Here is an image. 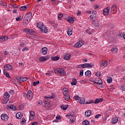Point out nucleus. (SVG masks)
<instances>
[{"instance_id":"39","label":"nucleus","mask_w":125,"mask_h":125,"mask_svg":"<svg viewBox=\"0 0 125 125\" xmlns=\"http://www.w3.org/2000/svg\"><path fill=\"white\" fill-rule=\"evenodd\" d=\"M21 10L25 11L26 9H27V6H22L20 8Z\"/></svg>"},{"instance_id":"62","label":"nucleus","mask_w":125,"mask_h":125,"mask_svg":"<svg viewBox=\"0 0 125 125\" xmlns=\"http://www.w3.org/2000/svg\"><path fill=\"white\" fill-rule=\"evenodd\" d=\"M11 107H12V105H8L7 106V109H9L11 110Z\"/></svg>"},{"instance_id":"49","label":"nucleus","mask_w":125,"mask_h":125,"mask_svg":"<svg viewBox=\"0 0 125 125\" xmlns=\"http://www.w3.org/2000/svg\"><path fill=\"white\" fill-rule=\"evenodd\" d=\"M92 103H93V100H90L89 102H86L85 103V104H92Z\"/></svg>"},{"instance_id":"30","label":"nucleus","mask_w":125,"mask_h":125,"mask_svg":"<svg viewBox=\"0 0 125 125\" xmlns=\"http://www.w3.org/2000/svg\"><path fill=\"white\" fill-rule=\"evenodd\" d=\"M111 51L113 54L117 53L118 52V48H113L111 49Z\"/></svg>"},{"instance_id":"45","label":"nucleus","mask_w":125,"mask_h":125,"mask_svg":"<svg viewBox=\"0 0 125 125\" xmlns=\"http://www.w3.org/2000/svg\"><path fill=\"white\" fill-rule=\"evenodd\" d=\"M11 110H13V111H15L16 110V107L14 105H12Z\"/></svg>"},{"instance_id":"12","label":"nucleus","mask_w":125,"mask_h":125,"mask_svg":"<svg viewBox=\"0 0 125 125\" xmlns=\"http://www.w3.org/2000/svg\"><path fill=\"white\" fill-rule=\"evenodd\" d=\"M4 98L7 100V101H9V97H10V95H9V93L7 92H5L3 96Z\"/></svg>"},{"instance_id":"41","label":"nucleus","mask_w":125,"mask_h":125,"mask_svg":"<svg viewBox=\"0 0 125 125\" xmlns=\"http://www.w3.org/2000/svg\"><path fill=\"white\" fill-rule=\"evenodd\" d=\"M37 84H40V81H37V82L35 81L33 82V85L34 86H36V85H37Z\"/></svg>"},{"instance_id":"44","label":"nucleus","mask_w":125,"mask_h":125,"mask_svg":"<svg viewBox=\"0 0 125 125\" xmlns=\"http://www.w3.org/2000/svg\"><path fill=\"white\" fill-rule=\"evenodd\" d=\"M101 75V72H100L99 71H98L95 74V76H96L97 77H100Z\"/></svg>"},{"instance_id":"40","label":"nucleus","mask_w":125,"mask_h":125,"mask_svg":"<svg viewBox=\"0 0 125 125\" xmlns=\"http://www.w3.org/2000/svg\"><path fill=\"white\" fill-rule=\"evenodd\" d=\"M21 124H22V125H24V124H26V119H25L24 118H22V120L21 122Z\"/></svg>"},{"instance_id":"61","label":"nucleus","mask_w":125,"mask_h":125,"mask_svg":"<svg viewBox=\"0 0 125 125\" xmlns=\"http://www.w3.org/2000/svg\"><path fill=\"white\" fill-rule=\"evenodd\" d=\"M82 67H83V64H80V65H78L76 66V68H82Z\"/></svg>"},{"instance_id":"14","label":"nucleus","mask_w":125,"mask_h":125,"mask_svg":"<svg viewBox=\"0 0 125 125\" xmlns=\"http://www.w3.org/2000/svg\"><path fill=\"white\" fill-rule=\"evenodd\" d=\"M91 115V110H87L85 112V116L86 118H89Z\"/></svg>"},{"instance_id":"63","label":"nucleus","mask_w":125,"mask_h":125,"mask_svg":"<svg viewBox=\"0 0 125 125\" xmlns=\"http://www.w3.org/2000/svg\"><path fill=\"white\" fill-rule=\"evenodd\" d=\"M70 123H74V122H75V120H74L73 118H71L70 119Z\"/></svg>"},{"instance_id":"21","label":"nucleus","mask_w":125,"mask_h":125,"mask_svg":"<svg viewBox=\"0 0 125 125\" xmlns=\"http://www.w3.org/2000/svg\"><path fill=\"white\" fill-rule=\"evenodd\" d=\"M103 101V99L100 98V99H96L95 100V104H97L98 103H99V102H102Z\"/></svg>"},{"instance_id":"16","label":"nucleus","mask_w":125,"mask_h":125,"mask_svg":"<svg viewBox=\"0 0 125 125\" xmlns=\"http://www.w3.org/2000/svg\"><path fill=\"white\" fill-rule=\"evenodd\" d=\"M95 83H97L98 84H102L103 83V82L100 79H98V80L96 79L94 81Z\"/></svg>"},{"instance_id":"11","label":"nucleus","mask_w":125,"mask_h":125,"mask_svg":"<svg viewBox=\"0 0 125 125\" xmlns=\"http://www.w3.org/2000/svg\"><path fill=\"white\" fill-rule=\"evenodd\" d=\"M23 117V113L21 112H18L16 115V117L18 120H20Z\"/></svg>"},{"instance_id":"64","label":"nucleus","mask_w":125,"mask_h":125,"mask_svg":"<svg viewBox=\"0 0 125 125\" xmlns=\"http://www.w3.org/2000/svg\"><path fill=\"white\" fill-rule=\"evenodd\" d=\"M38 124V122H33V123H32V125H37Z\"/></svg>"},{"instance_id":"36","label":"nucleus","mask_w":125,"mask_h":125,"mask_svg":"<svg viewBox=\"0 0 125 125\" xmlns=\"http://www.w3.org/2000/svg\"><path fill=\"white\" fill-rule=\"evenodd\" d=\"M112 81H113V78H112V77H110L109 78H108L107 80V82L108 83H112Z\"/></svg>"},{"instance_id":"4","label":"nucleus","mask_w":125,"mask_h":125,"mask_svg":"<svg viewBox=\"0 0 125 125\" xmlns=\"http://www.w3.org/2000/svg\"><path fill=\"white\" fill-rule=\"evenodd\" d=\"M17 80L19 81L20 83H24L28 80V78L27 77H17Z\"/></svg>"},{"instance_id":"2","label":"nucleus","mask_w":125,"mask_h":125,"mask_svg":"<svg viewBox=\"0 0 125 125\" xmlns=\"http://www.w3.org/2000/svg\"><path fill=\"white\" fill-rule=\"evenodd\" d=\"M55 74L59 75V76H64L66 75V72L64 70L63 68H58L54 70Z\"/></svg>"},{"instance_id":"42","label":"nucleus","mask_w":125,"mask_h":125,"mask_svg":"<svg viewBox=\"0 0 125 125\" xmlns=\"http://www.w3.org/2000/svg\"><path fill=\"white\" fill-rule=\"evenodd\" d=\"M74 99H75V100H80V99L81 98H80V97L79 96V95H76L75 96H74Z\"/></svg>"},{"instance_id":"31","label":"nucleus","mask_w":125,"mask_h":125,"mask_svg":"<svg viewBox=\"0 0 125 125\" xmlns=\"http://www.w3.org/2000/svg\"><path fill=\"white\" fill-rule=\"evenodd\" d=\"M60 58L59 57H52L51 58V60H52V61H58V60H59Z\"/></svg>"},{"instance_id":"53","label":"nucleus","mask_w":125,"mask_h":125,"mask_svg":"<svg viewBox=\"0 0 125 125\" xmlns=\"http://www.w3.org/2000/svg\"><path fill=\"white\" fill-rule=\"evenodd\" d=\"M23 96L24 97H25V98H26L28 99V93L26 94V93H23Z\"/></svg>"},{"instance_id":"5","label":"nucleus","mask_w":125,"mask_h":125,"mask_svg":"<svg viewBox=\"0 0 125 125\" xmlns=\"http://www.w3.org/2000/svg\"><path fill=\"white\" fill-rule=\"evenodd\" d=\"M1 119L2 121H4V122H7L8 121V115L6 114H3L1 115Z\"/></svg>"},{"instance_id":"32","label":"nucleus","mask_w":125,"mask_h":125,"mask_svg":"<svg viewBox=\"0 0 125 125\" xmlns=\"http://www.w3.org/2000/svg\"><path fill=\"white\" fill-rule=\"evenodd\" d=\"M39 61H40V62H43L44 61H46L45 57H41V58H40Z\"/></svg>"},{"instance_id":"19","label":"nucleus","mask_w":125,"mask_h":125,"mask_svg":"<svg viewBox=\"0 0 125 125\" xmlns=\"http://www.w3.org/2000/svg\"><path fill=\"white\" fill-rule=\"evenodd\" d=\"M3 74L4 75H5V77H6V78H8L9 79H11V77L9 75V74L7 71H6V70H3Z\"/></svg>"},{"instance_id":"48","label":"nucleus","mask_w":125,"mask_h":125,"mask_svg":"<svg viewBox=\"0 0 125 125\" xmlns=\"http://www.w3.org/2000/svg\"><path fill=\"white\" fill-rule=\"evenodd\" d=\"M62 17H63V15L62 14H60L58 15V18L60 19V20H61V18H62Z\"/></svg>"},{"instance_id":"34","label":"nucleus","mask_w":125,"mask_h":125,"mask_svg":"<svg viewBox=\"0 0 125 125\" xmlns=\"http://www.w3.org/2000/svg\"><path fill=\"white\" fill-rule=\"evenodd\" d=\"M63 94L64 97L67 96L69 95V91H68L67 90H64L63 92Z\"/></svg>"},{"instance_id":"37","label":"nucleus","mask_w":125,"mask_h":125,"mask_svg":"<svg viewBox=\"0 0 125 125\" xmlns=\"http://www.w3.org/2000/svg\"><path fill=\"white\" fill-rule=\"evenodd\" d=\"M70 95H68L67 96H64V99L66 101H68V100H70Z\"/></svg>"},{"instance_id":"28","label":"nucleus","mask_w":125,"mask_h":125,"mask_svg":"<svg viewBox=\"0 0 125 125\" xmlns=\"http://www.w3.org/2000/svg\"><path fill=\"white\" fill-rule=\"evenodd\" d=\"M64 58L65 60H70L71 58V55L70 54H66L64 57Z\"/></svg>"},{"instance_id":"56","label":"nucleus","mask_w":125,"mask_h":125,"mask_svg":"<svg viewBox=\"0 0 125 125\" xmlns=\"http://www.w3.org/2000/svg\"><path fill=\"white\" fill-rule=\"evenodd\" d=\"M28 30H29V28L23 29V32H24L25 33H28Z\"/></svg>"},{"instance_id":"25","label":"nucleus","mask_w":125,"mask_h":125,"mask_svg":"<svg viewBox=\"0 0 125 125\" xmlns=\"http://www.w3.org/2000/svg\"><path fill=\"white\" fill-rule=\"evenodd\" d=\"M67 20L68 21V22H69V23H74L75 21L73 17H68Z\"/></svg>"},{"instance_id":"35","label":"nucleus","mask_w":125,"mask_h":125,"mask_svg":"<svg viewBox=\"0 0 125 125\" xmlns=\"http://www.w3.org/2000/svg\"><path fill=\"white\" fill-rule=\"evenodd\" d=\"M83 125H89V122L87 120H85L83 122Z\"/></svg>"},{"instance_id":"29","label":"nucleus","mask_w":125,"mask_h":125,"mask_svg":"<svg viewBox=\"0 0 125 125\" xmlns=\"http://www.w3.org/2000/svg\"><path fill=\"white\" fill-rule=\"evenodd\" d=\"M108 65V62L107 61H104L103 62L102 64H101V66H104V67H107V65Z\"/></svg>"},{"instance_id":"6","label":"nucleus","mask_w":125,"mask_h":125,"mask_svg":"<svg viewBox=\"0 0 125 125\" xmlns=\"http://www.w3.org/2000/svg\"><path fill=\"white\" fill-rule=\"evenodd\" d=\"M33 92L32 91L29 90L27 92V99L31 101L33 99Z\"/></svg>"},{"instance_id":"1","label":"nucleus","mask_w":125,"mask_h":125,"mask_svg":"<svg viewBox=\"0 0 125 125\" xmlns=\"http://www.w3.org/2000/svg\"><path fill=\"white\" fill-rule=\"evenodd\" d=\"M37 27L40 29L41 32H43L45 34L47 33V29L45 27V26L42 22H39L37 23Z\"/></svg>"},{"instance_id":"18","label":"nucleus","mask_w":125,"mask_h":125,"mask_svg":"<svg viewBox=\"0 0 125 125\" xmlns=\"http://www.w3.org/2000/svg\"><path fill=\"white\" fill-rule=\"evenodd\" d=\"M47 50V48H46L45 47H44L42 49V53L43 55H45L46 54H47V52L46 51Z\"/></svg>"},{"instance_id":"20","label":"nucleus","mask_w":125,"mask_h":125,"mask_svg":"<svg viewBox=\"0 0 125 125\" xmlns=\"http://www.w3.org/2000/svg\"><path fill=\"white\" fill-rule=\"evenodd\" d=\"M85 75L86 77H88L89 78L91 76V72L89 70H87L85 72Z\"/></svg>"},{"instance_id":"15","label":"nucleus","mask_w":125,"mask_h":125,"mask_svg":"<svg viewBox=\"0 0 125 125\" xmlns=\"http://www.w3.org/2000/svg\"><path fill=\"white\" fill-rule=\"evenodd\" d=\"M24 18H28V19H31L32 18V12L27 13L24 17Z\"/></svg>"},{"instance_id":"22","label":"nucleus","mask_w":125,"mask_h":125,"mask_svg":"<svg viewBox=\"0 0 125 125\" xmlns=\"http://www.w3.org/2000/svg\"><path fill=\"white\" fill-rule=\"evenodd\" d=\"M27 34H29V35H33V34H35V31L32 29H29L27 31Z\"/></svg>"},{"instance_id":"13","label":"nucleus","mask_w":125,"mask_h":125,"mask_svg":"<svg viewBox=\"0 0 125 125\" xmlns=\"http://www.w3.org/2000/svg\"><path fill=\"white\" fill-rule=\"evenodd\" d=\"M30 113V115L29 116V119L32 121V120H34V118H35V112H34L33 111H31Z\"/></svg>"},{"instance_id":"51","label":"nucleus","mask_w":125,"mask_h":125,"mask_svg":"<svg viewBox=\"0 0 125 125\" xmlns=\"http://www.w3.org/2000/svg\"><path fill=\"white\" fill-rule=\"evenodd\" d=\"M121 88L122 90H124V91H125V84H122L121 86Z\"/></svg>"},{"instance_id":"9","label":"nucleus","mask_w":125,"mask_h":125,"mask_svg":"<svg viewBox=\"0 0 125 125\" xmlns=\"http://www.w3.org/2000/svg\"><path fill=\"white\" fill-rule=\"evenodd\" d=\"M83 45V42H79L75 43V47L79 48V47H81V46H82Z\"/></svg>"},{"instance_id":"17","label":"nucleus","mask_w":125,"mask_h":125,"mask_svg":"<svg viewBox=\"0 0 125 125\" xmlns=\"http://www.w3.org/2000/svg\"><path fill=\"white\" fill-rule=\"evenodd\" d=\"M78 83V81H77V79L73 78L72 79V82H71V85H76Z\"/></svg>"},{"instance_id":"52","label":"nucleus","mask_w":125,"mask_h":125,"mask_svg":"<svg viewBox=\"0 0 125 125\" xmlns=\"http://www.w3.org/2000/svg\"><path fill=\"white\" fill-rule=\"evenodd\" d=\"M8 40V37L7 36L3 37V42H5V41H7Z\"/></svg>"},{"instance_id":"54","label":"nucleus","mask_w":125,"mask_h":125,"mask_svg":"<svg viewBox=\"0 0 125 125\" xmlns=\"http://www.w3.org/2000/svg\"><path fill=\"white\" fill-rule=\"evenodd\" d=\"M101 117V114L96 115L95 117V119H99V117Z\"/></svg>"},{"instance_id":"59","label":"nucleus","mask_w":125,"mask_h":125,"mask_svg":"<svg viewBox=\"0 0 125 125\" xmlns=\"http://www.w3.org/2000/svg\"><path fill=\"white\" fill-rule=\"evenodd\" d=\"M3 36H0V42H3Z\"/></svg>"},{"instance_id":"24","label":"nucleus","mask_w":125,"mask_h":125,"mask_svg":"<svg viewBox=\"0 0 125 125\" xmlns=\"http://www.w3.org/2000/svg\"><path fill=\"white\" fill-rule=\"evenodd\" d=\"M29 21L27 20V19L26 18H24L23 19V25H24V26H27V25H28L29 24Z\"/></svg>"},{"instance_id":"23","label":"nucleus","mask_w":125,"mask_h":125,"mask_svg":"<svg viewBox=\"0 0 125 125\" xmlns=\"http://www.w3.org/2000/svg\"><path fill=\"white\" fill-rule=\"evenodd\" d=\"M79 102L80 104H84L85 103V99H84V98H80Z\"/></svg>"},{"instance_id":"8","label":"nucleus","mask_w":125,"mask_h":125,"mask_svg":"<svg viewBox=\"0 0 125 125\" xmlns=\"http://www.w3.org/2000/svg\"><path fill=\"white\" fill-rule=\"evenodd\" d=\"M109 9H110V7H107L104 9L103 10L104 15H108L109 14Z\"/></svg>"},{"instance_id":"46","label":"nucleus","mask_w":125,"mask_h":125,"mask_svg":"<svg viewBox=\"0 0 125 125\" xmlns=\"http://www.w3.org/2000/svg\"><path fill=\"white\" fill-rule=\"evenodd\" d=\"M100 25V24H99V23H98L97 22H95L94 23L95 27H96L97 28H98L99 27Z\"/></svg>"},{"instance_id":"38","label":"nucleus","mask_w":125,"mask_h":125,"mask_svg":"<svg viewBox=\"0 0 125 125\" xmlns=\"http://www.w3.org/2000/svg\"><path fill=\"white\" fill-rule=\"evenodd\" d=\"M45 97H46V98H48L49 99H52L53 98H54V97H55V95L52 94L51 96Z\"/></svg>"},{"instance_id":"43","label":"nucleus","mask_w":125,"mask_h":125,"mask_svg":"<svg viewBox=\"0 0 125 125\" xmlns=\"http://www.w3.org/2000/svg\"><path fill=\"white\" fill-rule=\"evenodd\" d=\"M16 21H22V17L20 16L16 19Z\"/></svg>"},{"instance_id":"33","label":"nucleus","mask_w":125,"mask_h":125,"mask_svg":"<svg viewBox=\"0 0 125 125\" xmlns=\"http://www.w3.org/2000/svg\"><path fill=\"white\" fill-rule=\"evenodd\" d=\"M72 34H73V31L71 29H68L67 31V35L69 36H72Z\"/></svg>"},{"instance_id":"26","label":"nucleus","mask_w":125,"mask_h":125,"mask_svg":"<svg viewBox=\"0 0 125 125\" xmlns=\"http://www.w3.org/2000/svg\"><path fill=\"white\" fill-rule=\"evenodd\" d=\"M68 105H62L61 107L63 111H66V110H67V109L68 108Z\"/></svg>"},{"instance_id":"7","label":"nucleus","mask_w":125,"mask_h":125,"mask_svg":"<svg viewBox=\"0 0 125 125\" xmlns=\"http://www.w3.org/2000/svg\"><path fill=\"white\" fill-rule=\"evenodd\" d=\"M89 67L90 68H92V67H93V64L85 63L84 64H82V68H88Z\"/></svg>"},{"instance_id":"50","label":"nucleus","mask_w":125,"mask_h":125,"mask_svg":"<svg viewBox=\"0 0 125 125\" xmlns=\"http://www.w3.org/2000/svg\"><path fill=\"white\" fill-rule=\"evenodd\" d=\"M86 33H87V34H89V35H91V32H90V29H87L86 30Z\"/></svg>"},{"instance_id":"27","label":"nucleus","mask_w":125,"mask_h":125,"mask_svg":"<svg viewBox=\"0 0 125 125\" xmlns=\"http://www.w3.org/2000/svg\"><path fill=\"white\" fill-rule=\"evenodd\" d=\"M119 121L118 117L113 118L112 119V124H117Z\"/></svg>"},{"instance_id":"55","label":"nucleus","mask_w":125,"mask_h":125,"mask_svg":"<svg viewBox=\"0 0 125 125\" xmlns=\"http://www.w3.org/2000/svg\"><path fill=\"white\" fill-rule=\"evenodd\" d=\"M80 76H83V70H82L80 72Z\"/></svg>"},{"instance_id":"10","label":"nucleus","mask_w":125,"mask_h":125,"mask_svg":"<svg viewBox=\"0 0 125 125\" xmlns=\"http://www.w3.org/2000/svg\"><path fill=\"white\" fill-rule=\"evenodd\" d=\"M4 68L5 70H8L9 71H10L13 69V67H12V66L10 64H6L4 65Z\"/></svg>"},{"instance_id":"3","label":"nucleus","mask_w":125,"mask_h":125,"mask_svg":"<svg viewBox=\"0 0 125 125\" xmlns=\"http://www.w3.org/2000/svg\"><path fill=\"white\" fill-rule=\"evenodd\" d=\"M111 13H117L118 12V6L116 4H113L111 8Z\"/></svg>"},{"instance_id":"60","label":"nucleus","mask_w":125,"mask_h":125,"mask_svg":"<svg viewBox=\"0 0 125 125\" xmlns=\"http://www.w3.org/2000/svg\"><path fill=\"white\" fill-rule=\"evenodd\" d=\"M49 23L50 25H51V26H55L54 22L49 21Z\"/></svg>"},{"instance_id":"58","label":"nucleus","mask_w":125,"mask_h":125,"mask_svg":"<svg viewBox=\"0 0 125 125\" xmlns=\"http://www.w3.org/2000/svg\"><path fill=\"white\" fill-rule=\"evenodd\" d=\"M10 93L12 94V95H13L14 94V90H11L10 91Z\"/></svg>"},{"instance_id":"47","label":"nucleus","mask_w":125,"mask_h":125,"mask_svg":"<svg viewBox=\"0 0 125 125\" xmlns=\"http://www.w3.org/2000/svg\"><path fill=\"white\" fill-rule=\"evenodd\" d=\"M42 101H39L38 102L37 105H38V106H41V105H42Z\"/></svg>"},{"instance_id":"57","label":"nucleus","mask_w":125,"mask_h":125,"mask_svg":"<svg viewBox=\"0 0 125 125\" xmlns=\"http://www.w3.org/2000/svg\"><path fill=\"white\" fill-rule=\"evenodd\" d=\"M56 119L57 120H61L62 118L61 116H60V115H59L56 117Z\"/></svg>"}]
</instances>
